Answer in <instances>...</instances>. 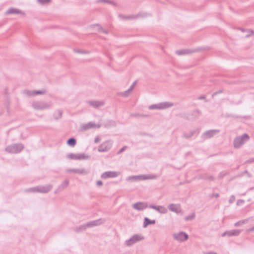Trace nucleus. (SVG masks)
Listing matches in <instances>:
<instances>
[{"label": "nucleus", "instance_id": "nucleus-15", "mask_svg": "<svg viewBox=\"0 0 254 254\" xmlns=\"http://www.w3.org/2000/svg\"><path fill=\"white\" fill-rule=\"evenodd\" d=\"M41 93H42V92H38L37 93V94H41Z\"/></svg>", "mask_w": 254, "mask_h": 254}, {"label": "nucleus", "instance_id": "nucleus-9", "mask_svg": "<svg viewBox=\"0 0 254 254\" xmlns=\"http://www.w3.org/2000/svg\"><path fill=\"white\" fill-rule=\"evenodd\" d=\"M109 148V146L108 145H107V144H103L100 146L99 148V151H105L107 150Z\"/></svg>", "mask_w": 254, "mask_h": 254}, {"label": "nucleus", "instance_id": "nucleus-3", "mask_svg": "<svg viewBox=\"0 0 254 254\" xmlns=\"http://www.w3.org/2000/svg\"><path fill=\"white\" fill-rule=\"evenodd\" d=\"M175 238L180 241H183L188 239V235L186 234L180 233L174 235Z\"/></svg>", "mask_w": 254, "mask_h": 254}, {"label": "nucleus", "instance_id": "nucleus-10", "mask_svg": "<svg viewBox=\"0 0 254 254\" xmlns=\"http://www.w3.org/2000/svg\"><path fill=\"white\" fill-rule=\"evenodd\" d=\"M76 143V141L74 138H70L67 141V144L70 146H74Z\"/></svg>", "mask_w": 254, "mask_h": 254}, {"label": "nucleus", "instance_id": "nucleus-8", "mask_svg": "<svg viewBox=\"0 0 254 254\" xmlns=\"http://www.w3.org/2000/svg\"><path fill=\"white\" fill-rule=\"evenodd\" d=\"M141 238H139L138 236H134L130 241L128 242V245H130L132 243L136 242L139 240H141Z\"/></svg>", "mask_w": 254, "mask_h": 254}, {"label": "nucleus", "instance_id": "nucleus-12", "mask_svg": "<svg viewBox=\"0 0 254 254\" xmlns=\"http://www.w3.org/2000/svg\"><path fill=\"white\" fill-rule=\"evenodd\" d=\"M145 226H146L148 224H151V223H153L154 222V221L153 222H151L150 221V220L147 218H145Z\"/></svg>", "mask_w": 254, "mask_h": 254}, {"label": "nucleus", "instance_id": "nucleus-4", "mask_svg": "<svg viewBox=\"0 0 254 254\" xmlns=\"http://www.w3.org/2000/svg\"><path fill=\"white\" fill-rule=\"evenodd\" d=\"M145 204L142 202H138L133 204V207L137 210H142L146 208Z\"/></svg>", "mask_w": 254, "mask_h": 254}, {"label": "nucleus", "instance_id": "nucleus-11", "mask_svg": "<svg viewBox=\"0 0 254 254\" xmlns=\"http://www.w3.org/2000/svg\"><path fill=\"white\" fill-rule=\"evenodd\" d=\"M154 209L157 210L158 211L161 212V213H165L166 212V209L164 207H153Z\"/></svg>", "mask_w": 254, "mask_h": 254}, {"label": "nucleus", "instance_id": "nucleus-5", "mask_svg": "<svg viewBox=\"0 0 254 254\" xmlns=\"http://www.w3.org/2000/svg\"><path fill=\"white\" fill-rule=\"evenodd\" d=\"M117 176V174L115 172H108L104 173L102 177L104 179H106L109 177H115Z\"/></svg>", "mask_w": 254, "mask_h": 254}, {"label": "nucleus", "instance_id": "nucleus-2", "mask_svg": "<svg viewBox=\"0 0 254 254\" xmlns=\"http://www.w3.org/2000/svg\"><path fill=\"white\" fill-rule=\"evenodd\" d=\"M249 138V137L247 135H244L242 137H239L235 139V142H234V145L236 147H239L242 143L243 141L245 139V140H248Z\"/></svg>", "mask_w": 254, "mask_h": 254}, {"label": "nucleus", "instance_id": "nucleus-1", "mask_svg": "<svg viewBox=\"0 0 254 254\" xmlns=\"http://www.w3.org/2000/svg\"><path fill=\"white\" fill-rule=\"evenodd\" d=\"M172 106V104L169 103H160L157 105H153L150 106L149 108L151 109H163Z\"/></svg>", "mask_w": 254, "mask_h": 254}, {"label": "nucleus", "instance_id": "nucleus-7", "mask_svg": "<svg viewBox=\"0 0 254 254\" xmlns=\"http://www.w3.org/2000/svg\"><path fill=\"white\" fill-rule=\"evenodd\" d=\"M7 13H21V12L18 10L17 9L15 8H11L8 9V10L7 12Z\"/></svg>", "mask_w": 254, "mask_h": 254}, {"label": "nucleus", "instance_id": "nucleus-13", "mask_svg": "<svg viewBox=\"0 0 254 254\" xmlns=\"http://www.w3.org/2000/svg\"><path fill=\"white\" fill-rule=\"evenodd\" d=\"M38 0L40 3H42L49 2L50 1V0Z\"/></svg>", "mask_w": 254, "mask_h": 254}, {"label": "nucleus", "instance_id": "nucleus-6", "mask_svg": "<svg viewBox=\"0 0 254 254\" xmlns=\"http://www.w3.org/2000/svg\"><path fill=\"white\" fill-rule=\"evenodd\" d=\"M169 208L171 211L176 213H179L181 211L180 207L176 205L172 204L170 205Z\"/></svg>", "mask_w": 254, "mask_h": 254}, {"label": "nucleus", "instance_id": "nucleus-14", "mask_svg": "<svg viewBox=\"0 0 254 254\" xmlns=\"http://www.w3.org/2000/svg\"><path fill=\"white\" fill-rule=\"evenodd\" d=\"M102 183L101 181H98L97 182V185L99 186H101V185H102Z\"/></svg>", "mask_w": 254, "mask_h": 254}]
</instances>
